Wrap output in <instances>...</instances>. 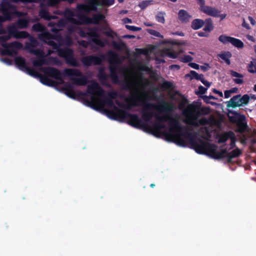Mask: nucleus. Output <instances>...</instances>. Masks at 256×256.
<instances>
[{
    "label": "nucleus",
    "mask_w": 256,
    "mask_h": 256,
    "mask_svg": "<svg viewBox=\"0 0 256 256\" xmlns=\"http://www.w3.org/2000/svg\"><path fill=\"white\" fill-rule=\"evenodd\" d=\"M232 90V93H234V92H236V91L237 90V88H234L232 90Z\"/></svg>",
    "instance_id": "obj_53"
},
{
    "label": "nucleus",
    "mask_w": 256,
    "mask_h": 256,
    "mask_svg": "<svg viewBox=\"0 0 256 256\" xmlns=\"http://www.w3.org/2000/svg\"><path fill=\"white\" fill-rule=\"evenodd\" d=\"M202 74H198L195 71L192 70L190 74L186 75V76L190 77V79L196 78V80H200V78H202Z\"/></svg>",
    "instance_id": "obj_22"
},
{
    "label": "nucleus",
    "mask_w": 256,
    "mask_h": 256,
    "mask_svg": "<svg viewBox=\"0 0 256 256\" xmlns=\"http://www.w3.org/2000/svg\"><path fill=\"white\" fill-rule=\"evenodd\" d=\"M160 62H164V60H160Z\"/></svg>",
    "instance_id": "obj_60"
},
{
    "label": "nucleus",
    "mask_w": 256,
    "mask_h": 256,
    "mask_svg": "<svg viewBox=\"0 0 256 256\" xmlns=\"http://www.w3.org/2000/svg\"><path fill=\"white\" fill-rule=\"evenodd\" d=\"M254 90L255 92H256V84L254 86Z\"/></svg>",
    "instance_id": "obj_55"
},
{
    "label": "nucleus",
    "mask_w": 256,
    "mask_h": 256,
    "mask_svg": "<svg viewBox=\"0 0 256 256\" xmlns=\"http://www.w3.org/2000/svg\"><path fill=\"white\" fill-rule=\"evenodd\" d=\"M114 2V0H88L86 4H78L76 9H66L65 16L70 24L78 28V34L80 36L92 37V42L104 47L107 44V40L100 38L96 29H87L85 32L81 28V25L84 24H98L104 18V16L100 12L101 7L109 6Z\"/></svg>",
    "instance_id": "obj_2"
},
{
    "label": "nucleus",
    "mask_w": 256,
    "mask_h": 256,
    "mask_svg": "<svg viewBox=\"0 0 256 256\" xmlns=\"http://www.w3.org/2000/svg\"><path fill=\"white\" fill-rule=\"evenodd\" d=\"M107 56L110 64V76L114 82H119L120 80L117 75V72L120 71L122 72V70L120 68L121 63L120 60L117 54L112 51L107 53Z\"/></svg>",
    "instance_id": "obj_5"
},
{
    "label": "nucleus",
    "mask_w": 256,
    "mask_h": 256,
    "mask_svg": "<svg viewBox=\"0 0 256 256\" xmlns=\"http://www.w3.org/2000/svg\"><path fill=\"white\" fill-rule=\"evenodd\" d=\"M172 34H175V35H178V36H184V34L182 32H174V33H172Z\"/></svg>",
    "instance_id": "obj_49"
},
{
    "label": "nucleus",
    "mask_w": 256,
    "mask_h": 256,
    "mask_svg": "<svg viewBox=\"0 0 256 256\" xmlns=\"http://www.w3.org/2000/svg\"><path fill=\"white\" fill-rule=\"evenodd\" d=\"M104 56L101 55L100 56H88L82 58V62L85 66L100 64L104 59Z\"/></svg>",
    "instance_id": "obj_11"
},
{
    "label": "nucleus",
    "mask_w": 256,
    "mask_h": 256,
    "mask_svg": "<svg viewBox=\"0 0 256 256\" xmlns=\"http://www.w3.org/2000/svg\"><path fill=\"white\" fill-rule=\"evenodd\" d=\"M63 74L68 77L72 84L75 85L83 86L88 83L87 78L78 69L65 68Z\"/></svg>",
    "instance_id": "obj_6"
},
{
    "label": "nucleus",
    "mask_w": 256,
    "mask_h": 256,
    "mask_svg": "<svg viewBox=\"0 0 256 256\" xmlns=\"http://www.w3.org/2000/svg\"><path fill=\"white\" fill-rule=\"evenodd\" d=\"M230 74L232 75V76L234 77L235 78H243V76L242 74L233 70L230 71Z\"/></svg>",
    "instance_id": "obj_32"
},
{
    "label": "nucleus",
    "mask_w": 256,
    "mask_h": 256,
    "mask_svg": "<svg viewBox=\"0 0 256 256\" xmlns=\"http://www.w3.org/2000/svg\"><path fill=\"white\" fill-rule=\"evenodd\" d=\"M230 119L232 122L237 123L241 131H244L246 128V117L244 115L240 114L238 113L234 114V117L229 116Z\"/></svg>",
    "instance_id": "obj_12"
},
{
    "label": "nucleus",
    "mask_w": 256,
    "mask_h": 256,
    "mask_svg": "<svg viewBox=\"0 0 256 256\" xmlns=\"http://www.w3.org/2000/svg\"><path fill=\"white\" fill-rule=\"evenodd\" d=\"M190 54H194V52H190Z\"/></svg>",
    "instance_id": "obj_59"
},
{
    "label": "nucleus",
    "mask_w": 256,
    "mask_h": 256,
    "mask_svg": "<svg viewBox=\"0 0 256 256\" xmlns=\"http://www.w3.org/2000/svg\"><path fill=\"white\" fill-rule=\"evenodd\" d=\"M248 70L250 73L256 74V60L250 62L248 66Z\"/></svg>",
    "instance_id": "obj_20"
},
{
    "label": "nucleus",
    "mask_w": 256,
    "mask_h": 256,
    "mask_svg": "<svg viewBox=\"0 0 256 256\" xmlns=\"http://www.w3.org/2000/svg\"><path fill=\"white\" fill-rule=\"evenodd\" d=\"M170 68H177V69H179V68H180V66H178V65H172V66H170Z\"/></svg>",
    "instance_id": "obj_50"
},
{
    "label": "nucleus",
    "mask_w": 256,
    "mask_h": 256,
    "mask_svg": "<svg viewBox=\"0 0 256 256\" xmlns=\"http://www.w3.org/2000/svg\"><path fill=\"white\" fill-rule=\"evenodd\" d=\"M178 16L179 20L183 22H187L191 18V16L188 13L184 10H181L179 11Z\"/></svg>",
    "instance_id": "obj_16"
},
{
    "label": "nucleus",
    "mask_w": 256,
    "mask_h": 256,
    "mask_svg": "<svg viewBox=\"0 0 256 256\" xmlns=\"http://www.w3.org/2000/svg\"><path fill=\"white\" fill-rule=\"evenodd\" d=\"M226 14H220V12L219 13V16L218 17H220L221 19V20L224 19L226 17Z\"/></svg>",
    "instance_id": "obj_48"
},
{
    "label": "nucleus",
    "mask_w": 256,
    "mask_h": 256,
    "mask_svg": "<svg viewBox=\"0 0 256 256\" xmlns=\"http://www.w3.org/2000/svg\"><path fill=\"white\" fill-rule=\"evenodd\" d=\"M232 94V91L228 90L224 92V97L226 98H230Z\"/></svg>",
    "instance_id": "obj_38"
},
{
    "label": "nucleus",
    "mask_w": 256,
    "mask_h": 256,
    "mask_svg": "<svg viewBox=\"0 0 256 256\" xmlns=\"http://www.w3.org/2000/svg\"><path fill=\"white\" fill-rule=\"evenodd\" d=\"M242 26L244 27L245 28H246V29H250V26L248 25V24L247 23H246V22H245V20H244V21H243V22H242Z\"/></svg>",
    "instance_id": "obj_45"
},
{
    "label": "nucleus",
    "mask_w": 256,
    "mask_h": 256,
    "mask_svg": "<svg viewBox=\"0 0 256 256\" xmlns=\"http://www.w3.org/2000/svg\"><path fill=\"white\" fill-rule=\"evenodd\" d=\"M206 24L204 28V31L210 32L213 30L214 26L211 19H206L205 21Z\"/></svg>",
    "instance_id": "obj_19"
},
{
    "label": "nucleus",
    "mask_w": 256,
    "mask_h": 256,
    "mask_svg": "<svg viewBox=\"0 0 256 256\" xmlns=\"http://www.w3.org/2000/svg\"><path fill=\"white\" fill-rule=\"evenodd\" d=\"M108 76L106 74L103 70H100L98 74V78L101 80L104 81L106 80Z\"/></svg>",
    "instance_id": "obj_28"
},
{
    "label": "nucleus",
    "mask_w": 256,
    "mask_h": 256,
    "mask_svg": "<svg viewBox=\"0 0 256 256\" xmlns=\"http://www.w3.org/2000/svg\"><path fill=\"white\" fill-rule=\"evenodd\" d=\"M138 68L140 71H144L147 72H149L150 71V68L146 66H138Z\"/></svg>",
    "instance_id": "obj_34"
},
{
    "label": "nucleus",
    "mask_w": 256,
    "mask_h": 256,
    "mask_svg": "<svg viewBox=\"0 0 256 256\" xmlns=\"http://www.w3.org/2000/svg\"><path fill=\"white\" fill-rule=\"evenodd\" d=\"M181 61L182 62H189L192 60V56H185L184 57L181 58Z\"/></svg>",
    "instance_id": "obj_30"
},
{
    "label": "nucleus",
    "mask_w": 256,
    "mask_h": 256,
    "mask_svg": "<svg viewBox=\"0 0 256 256\" xmlns=\"http://www.w3.org/2000/svg\"><path fill=\"white\" fill-rule=\"evenodd\" d=\"M64 19L59 20L58 24L50 22L48 26L52 27L51 30L55 32L54 36L45 30V28L39 23L32 26L33 30L40 32L38 38L41 41L51 46L54 49L57 50L58 54L64 58L67 64L74 66H79L80 63L74 56L73 51L68 48H62V46H69L72 44V32L78 34V28L70 24L65 16Z\"/></svg>",
    "instance_id": "obj_3"
},
{
    "label": "nucleus",
    "mask_w": 256,
    "mask_h": 256,
    "mask_svg": "<svg viewBox=\"0 0 256 256\" xmlns=\"http://www.w3.org/2000/svg\"><path fill=\"white\" fill-rule=\"evenodd\" d=\"M231 56V54L228 52H224L218 54V56L224 60L228 64H230V58Z\"/></svg>",
    "instance_id": "obj_18"
},
{
    "label": "nucleus",
    "mask_w": 256,
    "mask_h": 256,
    "mask_svg": "<svg viewBox=\"0 0 256 256\" xmlns=\"http://www.w3.org/2000/svg\"><path fill=\"white\" fill-rule=\"evenodd\" d=\"M147 31L149 34H152L154 36H155L156 37H159V38H163V36L159 32H158L154 30L148 29V30Z\"/></svg>",
    "instance_id": "obj_27"
},
{
    "label": "nucleus",
    "mask_w": 256,
    "mask_h": 256,
    "mask_svg": "<svg viewBox=\"0 0 256 256\" xmlns=\"http://www.w3.org/2000/svg\"><path fill=\"white\" fill-rule=\"evenodd\" d=\"M58 14H61V12H58Z\"/></svg>",
    "instance_id": "obj_61"
},
{
    "label": "nucleus",
    "mask_w": 256,
    "mask_h": 256,
    "mask_svg": "<svg viewBox=\"0 0 256 256\" xmlns=\"http://www.w3.org/2000/svg\"><path fill=\"white\" fill-rule=\"evenodd\" d=\"M11 0L14 2H33L36 1V0ZM0 12L3 14V16H0V34L6 33V30L2 26V22L6 20H10L15 16L20 17L26 14V13L17 11L16 7L10 2V0H0ZM16 25V24H14L8 26L6 28L8 35L0 36V46L2 48V53L10 56L15 55L23 48V45L18 42L7 43L6 41L11 37L16 38H29V42L26 44L25 49L36 56L37 58L32 60L33 65L35 67H40L41 72L44 74V76H42L34 69L28 67L24 58L22 57L16 58L15 60L16 64L21 70L30 75L39 76L41 82L44 84L54 85V82L48 76L54 78L58 84H63L64 82L62 74L58 70L51 67H43L44 64L60 66L62 64V62L56 58H48V55L50 54V51L48 50V54H45L44 47L39 48V44L36 38L29 36V34L26 32L18 31Z\"/></svg>",
    "instance_id": "obj_1"
},
{
    "label": "nucleus",
    "mask_w": 256,
    "mask_h": 256,
    "mask_svg": "<svg viewBox=\"0 0 256 256\" xmlns=\"http://www.w3.org/2000/svg\"><path fill=\"white\" fill-rule=\"evenodd\" d=\"M185 104L184 101H182L179 105V108L182 110V114L185 118V122L187 124L195 126L202 125L206 129V134L208 136L209 130L207 129L206 126L209 124L210 120L205 118H202L198 120V117L200 113H206V110L200 108V104L199 102H194L188 104L186 108L184 109Z\"/></svg>",
    "instance_id": "obj_4"
},
{
    "label": "nucleus",
    "mask_w": 256,
    "mask_h": 256,
    "mask_svg": "<svg viewBox=\"0 0 256 256\" xmlns=\"http://www.w3.org/2000/svg\"><path fill=\"white\" fill-rule=\"evenodd\" d=\"M246 37L249 40L254 42H255V38L252 36L248 34Z\"/></svg>",
    "instance_id": "obj_43"
},
{
    "label": "nucleus",
    "mask_w": 256,
    "mask_h": 256,
    "mask_svg": "<svg viewBox=\"0 0 256 256\" xmlns=\"http://www.w3.org/2000/svg\"><path fill=\"white\" fill-rule=\"evenodd\" d=\"M122 21L124 23H132V20L131 19L128 18H124L122 20Z\"/></svg>",
    "instance_id": "obj_46"
},
{
    "label": "nucleus",
    "mask_w": 256,
    "mask_h": 256,
    "mask_svg": "<svg viewBox=\"0 0 256 256\" xmlns=\"http://www.w3.org/2000/svg\"><path fill=\"white\" fill-rule=\"evenodd\" d=\"M204 24V21L200 19L194 20L192 24V27L194 30H198L202 28Z\"/></svg>",
    "instance_id": "obj_17"
},
{
    "label": "nucleus",
    "mask_w": 256,
    "mask_h": 256,
    "mask_svg": "<svg viewBox=\"0 0 256 256\" xmlns=\"http://www.w3.org/2000/svg\"><path fill=\"white\" fill-rule=\"evenodd\" d=\"M162 87L166 90H170L173 88V84L170 82H164L162 85Z\"/></svg>",
    "instance_id": "obj_24"
},
{
    "label": "nucleus",
    "mask_w": 256,
    "mask_h": 256,
    "mask_svg": "<svg viewBox=\"0 0 256 256\" xmlns=\"http://www.w3.org/2000/svg\"><path fill=\"white\" fill-rule=\"evenodd\" d=\"M228 139H230L231 146L233 147L236 142V136L232 132H228L220 135L218 141L219 142H224Z\"/></svg>",
    "instance_id": "obj_13"
},
{
    "label": "nucleus",
    "mask_w": 256,
    "mask_h": 256,
    "mask_svg": "<svg viewBox=\"0 0 256 256\" xmlns=\"http://www.w3.org/2000/svg\"><path fill=\"white\" fill-rule=\"evenodd\" d=\"M144 125L142 121L139 118L138 116L134 114V127L138 128Z\"/></svg>",
    "instance_id": "obj_25"
},
{
    "label": "nucleus",
    "mask_w": 256,
    "mask_h": 256,
    "mask_svg": "<svg viewBox=\"0 0 256 256\" xmlns=\"http://www.w3.org/2000/svg\"><path fill=\"white\" fill-rule=\"evenodd\" d=\"M202 70H205V68L204 67V66H201L200 67Z\"/></svg>",
    "instance_id": "obj_58"
},
{
    "label": "nucleus",
    "mask_w": 256,
    "mask_h": 256,
    "mask_svg": "<svg viewBox=\"0 0 256 256\" xmlns=\"http://www.w3.org/2000/svg\"><path fill=\"white\" fill-rule=\"evenodd\" d=\"M144 24L145 26H152V24L149 22H144Z\"/></svg>",
    "instance_id": "obj_52"
},
{
    "label": "nucleus",
    "mask_w": 256,
    "mask_h": 256,
    "mask_svg": "<svg viewBox=\"0 0 256 256\" xmlns=\"http://www.w3.org/2000/svg\"><path fill=\"white\" fill-rule=\"evenodd\" d=\"M104 33L106 36H112V37L113 36V34H114V32H112V30L110 28H105V32Z\"/></svg>",
    "instance_id": "obj_33"
},
{
    "label": "nucleus",
    "mask_w": 256,
    "mask_h": 256,
    "mask_svg": "<svg viewBox=\"0 0 256 256\" xmlns=\"http://www.w3.org/2000/svg\"><path fill=\"white\" fill-rule=\"evenodd\" d=\"M41 10L40 12V16L41 18L46 20H50L56 18L54 16H50L46 6H56L60 0H42Z\"/></svg>",
    "instance_id": "obj_7"
},
{
    "label": "nucleus",
    "mask_w": 256,
    "mask_h": 256,
    "mask_svg": "<svg viewBox=\"0 0 256 256\" xmlns=\"http://www.w3.org/2000/svg\"><path fill=\"white\" fill-rule=\"evenodd\" d=\"M124 38H134V36L126 35V36H124Z\"/></svg>",
    "instance_id": "obj_51"
},
{
    "label": "nucleus",
    "mask_w": 256,
    "mask_h": 256,
    "mask_svg": "<svg viewBox=\"0 0 256 256\" xmlns=\"http://www.w3.org/2000/svg\"><path fill=\"white\" fill-rule=\"evenodd\" d=\"M124 0H118V1L120 2V3L123 2H124Z\"/></svg>",
    "instance_id": "obj_54"
},
{
    "label": "nucleus",
    "mask_w": 256,
    "mask_h": 256,
    "mask_svg": "<svg viewBox=\"0 0 256 256\" xmlns=\"http://www.w3.org/2000/svg\"><path fill=\"white\" fill-rule=\"evenodd\" d=\"M254 50L255 52L256 53V45H255L254 46Z\"/></svg>",
    "instance_id": "obj_56"
},
{
    "label": "nucleus",
    "mask_w": 256,
    "mask_h": 256,
    "mask_svg": "<svg viewBox=\"0 0 256 256\" xmlns=\"http://www.w3.org/2000/svg\"><path fill=\"white\" fill-rule=\"evenodd\" d=\"M152 3V0H144L141 2L138 6L142 9H144L148 6L151 4Z\"/></svg>",
    "instance_id": "obj_26"
},
{
    "label": "nucleus",
    "mask_w": 256,
    "mask_h": 256,
    "mask_svg": "<svg viewBox=\"0 0 256 256\" xmlns=\"http://www.w3.org/2000/svg\"><path fill=\"white\" fill-rule=\"evenodd\" d=\"M203 99L206 102H208V100H210V99H215L214 97L213 96H204L203 97Z\"/></svg>",
    "instance_id": "obj_41"
},
{
    "label": "nucleus",
    "mask_w": 256,
    "mask_h": 256,
    "mask_svg": "<svg viewBox=\"0 0 256 256\" xmlns=\"http://www.w3.org/2000/svg\"><path fill=\"white\" fill-rule=\"evenodd\" d=\"M250 99V96L248 94H244L242 97L240 95H238L232 98L228 102V107L240 106L243 104H248Z\"/></svg>",
    "instance_id": "obj_9"
},
{
    "label": "nucleus",
    "mask_w": 256,
    "mask_h": 256,
    "mask_svg": "<svg viewBox=\"0 0 256 256\" xmlns=\"http://www.w3.org/2000/svg\"><path fill=\"white\" fill-rule=\"evenodd\" d=\"M189 65L193 68L196 70H198L200 68V66L198 64L196 63H190Z\"/></svg>",
    "instance_id": "obj_39"
},
{
    "label": "nucleus",
    "mask_w": 256,
    "mask_h": 256,
    "mask_svg": "<svg viewBox=\"0 0 256 256\" xmlns=\"http://www.w3.org/2000/svg\"><path fill=\"white\" fill-rule=\"evenodd\" d=\"M164 43H170L172 44V46L169 48H165L162 50L161 55L162 56H168L171 58H176L182 52V50L178 52L176 51L174 47V45L184 44V43L178 44L174 40H164Z\"/></svg>",
    "instance_id": "obj_8"
},
{
    "label": "nucleus",
    "mask_w": 256,
    "mask_h": 256,
    "mask_svg": "<svg viewBox=\"0 0 256 256\" xmlns=\"http://www.w3.org/2000/svg\"><path fill=\"white\" fill-rule=\"evenodd\" d=\"M213 92L215 94H218L220 97L223 96V94L222 92L216 90V89H214Z\"/></svg>",
    "instance_id": "obj_44"
},
{
    "label": "nucleus",
    "mask_w": 256,
    "mask_h": 256,
    "mask_svg": "<svg viewBox=\"0 0 256 256\" xmlns=\"http://www.w3.org/2000/svg\"><path fill=\"white\" fill-rule=\"evenodd\" d=\"M113 46H114V48L116 50H121L122 49V44L118 43L116 42H114Z\"/></svg>",
    "instance_id": "obj_36"
},
{
    "label": "nucleus",
    "mask_w": 256,
    "mask_h": 256,
    "mask_svg": "<svg viewBox=\"0 0 256 256\" xmlns=\"http://www.w3.org/2000/svg\"><path fill=\"white\" fill-rule=\"evenodd\" d=\"M242 78H236L234 79V82L238 84H241L243 82Z\"/></svg>",
    "instance_id": "obj_37"
},
{
    "label": "nucleus",
    "mask_w": 256,
    "mask_h": 256,
    "mask_svg": "<svg viewBox=\"0 0 256 256\" xmlns=\"http://www.w3.org/2000/svg\"><path fill=\"white\" fill-rule=\"evenodd\" d=\"M166 15V13L164 12H158L156 16V20L162 24H164L165 22L164 16Z\"/></svg>",
    "instance_id": "obj_21"
},
{
    "label": "nucleus",
    "mask_w": 256,
    "mask_h": 256,
    "mask_svg": "<svg viewBox=\"0 0 256 256\" xmlns=\"http://www.w3.org/2000/svg\"><path fill=\"white\" fill-rule=\"evenodd\" d=\"M200 80L202 82V83L206 86L207 88H208L210 86V84L208 82L207 80H205L204 78V76L202 75V78H200Z\"/></svg>",
    "instance_id": "obj_35"
},
{
    "label": "nucleus",
    "mask_w": 256,
    "mask_h": 256,
    "mask_svg": "<svg viewBox=\"0 0 256 256\" xmlns=\"http://www.w3.org/2000/svg\"><path fill=\"white\" fill-rule=\"evenodd\" d=\"M38 20V18H36L33 20H30L29 18H20L17 22L16 24L20 28H24L28 26V23L30 22H35Z\"/></svg>",
    "instance_id": "obj_15"
},
{
    "label": "nucleus",
    "mask_w": 256,
    "mask_h": 256,
    "mask_svg": "<svg viewBox=\"0 0 256 256\" xmlns=\"http://www.w3.org/2000/svg\"><path fill=\"white\" fill-rule=\"evenodd\" d=\"M150 186L153 188L154 186V184H151Z\"/></svg>",
    "instance_id": "obj_57"
},
{
    "label": "nucleus",
    "mask_w": 256,
    "mask_h": 256,
    "mask_svg": "<svg viewBox=\"0 0 256 256\" xmlns=\"http://www.w3.org/2000/svg\"><path fill=\"white\" fill-rule=\"evenodd\" d=\"M198 36H208V34L206 32H200L198 33Z\"/></svg>",
    "instance_id": "obj_47"
},
{
    "label": "nucleus",
    "mask_w": 256,
    "mask_h": 256,
    "mask_svg": "<svg viewBox=\"0 0 256 256\" xmlns=\"http://www.w3.org/2000/svg\"><path fill=\"white\" fill-rule=\"evenodd\" d=\"M206 90L207 88H204V86H200L196 92L198 94H204L206 92Z\"/></svg>",
    "instance_id": "obj_31"
},
{
    "label": "nucleus",
    "mask_w": 256,
    "mask_h": 256,
    "mask_svg": "<svg viewBox=\"0 0 256 256\" xmlns=\"http://www.w3.org/2000/svg\"><path fill=\"white\" fill-rule=\"evenodd\" d=\"M80 45L84 46V47H87L88 45V44L87 42H86V41H84V40H82V41H80L78 42Z\"/></svg>",
    "instance_id": "obj_40"
},
{
    "label": "nucleus",
    "mask_w": 256,
    "mask_h": 256,
    "mask_svg": "<svg viewBox=\"0 0 256 256\" xmlns=\"http://www.w3.org/2000/svg\"><path fill=\"white\" fill-rule=\"evenodd\" d=\"M200 10L204 14L214 17H218L220 11L214 7L203 6L200 7Z\"/></svg>",
    "instance_id": "obj_14"
},
{
    "label": "nucleus",
    "mask_w": 256,
    "mask_h": 256,
    "mask_svg": "<svg viewBox=\"0 0 256 256\" xmlns=\"http://www.w3.org/2000/svg\"><path fill=\"white\" fill-rule=\"evenodd\" d=\"M126 27L128 30L134 32L140 31L142 30L140 28L136 27L133 26L126 25Z\"/></svg>",
    "instance_id": "obj_29"
},
{
    "label": "nucleus",
    "mask_w": 256,
    "mask_h": 256,
    "mask_svg": "<svg viewBox=\"0 0 256 256\" xmlns=\"http://www.w3.org/2000/svg\"><path fill=\"white\" fill-rule=\"evenodd\" d=\"M248 20H250V24L252 25V26H254L256 24V20L252 17V16H249L248 17Z\"/></svg>",
    "instance_id": "obj_42"
},
{
    "label": "nucleus",
    "mask_w": 256,
    "mask_h": 256,
    "mask_svg": "<svg viewBox=\"0 0 256 256\" xmlns=\"http://www.w3.org/2000/svg\"><path fill=\"white\" fill-rule=\"evenodd\" d=\"M65 90L67 94L70 96H74L76 94L72 86L70 85L65 86Z\"/></svg>",
    "instance_id": "obj_23"
},
{
    "label": "nucleus",
    "mask_w": 256,
    "mask_h": 256,
    "mask_svg": "<svg viewBox=\"0 0 256 256\" xmlns=\"http://www.w3.org/2000/svg\"><path fill=\"white\" fill-rule=\"evenodd\" d=\"M218 40L225 44H231L238 48H242L244 46V44L241 40L226 35L220 36L218 38Z\"/></svg>",
    "instance_id": "obj_10"
}]
</instances>
